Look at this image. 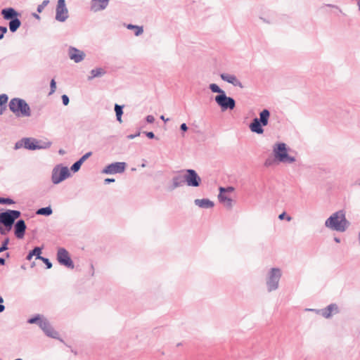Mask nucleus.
<instances>
[{
    "label": "nucleus",
    "instance_id": "f257e3e1",
    "mask_svg": "<svg viewBox=\"0 0 360 360\" xmlns=\"http://www.w3.org/2000/svg\"><path fill=\"white\" fill-rule=\"evenodd\" d=\"M350 223L346 219L345 212L338 210L331 214L325 221V226L336 231L344 232L349 226Z\"/></svg>",
    "mask_w": 360,
    "mask_h": 360
},
{
    "label": "nucleus",
    "instance_id": "f03ea898",
    "mask_svg": "<svg viewBox=\"0 0 360 360\" xmlns=\"http://www.w3.org/2000/svg\"><path fill=\"white\" fill-rule=\"evenodd\" d=\"M209 89L212 92L218 94L214 97V101L220 107L222 112L235 108L236 101L232 97L227 96L226 92L217 84H210Z\"/></svg>",
    "mask_w": 360,
    "mask_h": 360
},
{
    "label": "nucleus",
    "instance_id": "7ed1b4c3",
    "mask_svg": "<svg viewBox=\"0 0 360 360\" xmlns=\"http://www.w3.org/2000/svg\"><path fill=\"white\" fill-rule=\"evenodd\" d=\"M21 215L19 210H6L4 212H0V233L6 235L10 231L15 223Z\"/></svg>",
    "mask_w": 360,
    "mask_h": 360
},
{
    "label": "nucleus",
    "instance_id": "20e7f679",
    "mask_svg": "<svg viewBox=\"0 0 360 360\" xmlns=\"http://www.w3.org/2000/svg\"><path fill=\"white\" fill-rule=\"evenodd\" d=\"M10 110L17 117H30L31 110L27 103L22 98H12L8 104Z\"/></svg>",
    "mask_w": 360,
    "mask_h": 360
},
{
    "label": "nucleus",
    "instance_id": "39448f33",
    "mask_svg": "<svg viewBox=\"0 0 360 360\" xmlns=\"http://www.w3.org/2000/svg\"><path fill=\"white\" fill-rule=\"evenodd\" d=\"M282 276V271L278 267L271 268L266 275V285L268 292L276 290L279 287V281Z\"/></svg>",
    "mask_w": 360,
    "mask_h": 360
},
{
    "label": "nucleus",
    "instance_id": "423d86ee",
    "mask_svg": "<svg viewBox=\"0 0 360 360\" xmlns=\"http://www.w3.org/2000/svg\"><path fill=\"white\" fill-rule=\"evenodd\" d=\"M273 153L275 158L281 162L290 164L296 161L295 157L288 155L286 144L284 143H276L273 147Z\"/></svg>",
    "mask_w": 360,
    "mask_h": 360
},
{
    "label": "nucleus",
    "instance_id": "0eeeda50",
    "mask_svg": "<svg viewBox=\"0 0 360 360\" xmlns=\"http://www.w3.org/2000/svg\"><path fill=\"white\" fill-rule=\"evenodd\" d=\"M70 176L68 167L58 165L52 170L51 181L53 184H58Z\"/></svg>",
    "mask_w": 360,
    "mask_h": 360
},
{
    "label": "nucleus",
    "instance_id": "6e6552de",
    "mask_svg": "<svg viewBox=\"0 0 360 360\" xmlns=\"http://www.w3.org/2000/svg\"><path fill=\"white\" fill-rule=\"evenodd\" d=\"M68 18L69 11L65 4V0H58L56 8V20L60 22H64Z\"/></svg>",
    "mask_w": 360,
    "mask_h": 360
},
{
    "label": "nucleus",
    "instance_id": "1a4fd4ad",
    "mask_svg": "<svg viewBox=\"0 0 360 360\" xmlns=\"http://www.w3.org/2000/svg\"><path fill=\"white\" fill-rule=\"evenodd\" d=\"M185 183L188 186L198 187L201 184V178L195 170L188 169L185 170Z\"/></svg>",
    "mask_w": 360,
    "mask_h": 360
},
{
    "label": "nucleus",
    "instance_id": "9d476101",
    "mask_svg": "<svg viewBox=\"0 0 360 360\" xmlns=\"http://www.w3.org/2000/svg\"><path fill=\"white\" fill-rule=\"evenodd\" d=\"M58 262L61 264L70 269H74L75 265L71 259L68 252L63 248H60L57 252Z\"/></svg>",
    "mask_w": 360,
    "mask_h": 360
},
{
    "label": "nucleus",
    "instance_id": "9b49d317",
    "mask_svg": "<svg viewBox=\"0 0 360 360\" xmlns=\"http://www.w3.org/2000/svg\"><path fill=\"white\" fill-rule=\"evenodd\" d=\"M126 163L124 162H116L107 165L102 173L105 174H121L124 172Z\"/></svg>",
    "mask_w": 360,
    "mask_h": 360
},
{
    "label": "nucleus",
    "instance_id": "f8f14e48",
    "mask_svg": "<svg viewBox=\"0 0 360 360\" xmlns=\"http://www.w3.org/2000/svg\"><path fill=\"white\" fill-rule=\"evenodd\" d=\"M39 326L48 337L58 338V333L53 328L46 319H43L42 321H39Z\"/></svg>",
    "mask_w": 360,
    "mask_h": 360
},
{
    "label": "nucleus",
    "instance_id": "ddd939ff",
    "mask_svg": "<svg viewBox=\"0 0 360 360\" xmlns=\"http://www.w3.org/2000/svg\"><path fill=\"white\" fill-rule=\"evenodd\" d=\"M110 0H91L90 10L94 13H97L105 10L109 4Z\"/></svg>",
    "mask_w": 360,
    "mask_h": 360
},
{
    "label": "nucleus",
    "instance_id": "4468645a",
    "mask_svg": "<svg viewBox=\"0 0 360 360\" xmlns=\"http://www.w3.org/2000/svg\"><path fill=\"white\" fill-rule=\"evenodd\" d=\"M13 225L15 237L18 239L22 238L27 229L25 221L23 219H18Z\"/></svg>",
    "mask_w": 360,
    "mask_h": 360
},
{
    "label": "nucleus",
    "instance_id": "2eb2a0df",
    "mask_svg": "<svg viewBox=\"0 0 360 360\" xmlns=\"http://www.w3.org/2000/svg\"><path fill=\"white\" fill-rule=\"evenodd\" d=\"M68 56L71 60H74L77 63L82 61L85 57V54L83 51L73 46H70L69 48Z\"/></svg>",
    "mask_w": 360,
    "mask_h": 360
},
{
    "label": "nucleus",
    "instance_id": "dca6fc26",
    "mask_svg": "<svg viewBox=\"0 0 360 360\" xmlns=\"http://www.w3.org/2000/svg\"><path fill=\"white\" fill-rule=\"evenodd\" d=\"M339 313V308L336 304H330L326 307L321 309V316L326 319L330 318L333 314Z\"/></svg>",
    "mask_w": 360,
    "mask_h": 360
},
{
    "label": "nucleus",
    "instance_id": "f3484780",
    "mask_svg": "<svg viewBox=\"0 0 360 360\" xmlns=\"http://www.w3.org/2000/svg\"><path fill=\"white\" fill-rule=\"evenodd\" d=\"M220 77L222 80L231 84L234 86H238L241 89L244 87L240 81H239L234 75L222 73L220 75Z\"/></svg>",
    "mask_w": 360,
    "mask_h": 360
},
{
    "label": "nucleus",
    "instance_id": "a211bd4d",
    "mask_svg": "<svg viewBox=\"0 0 360 360\" xmlns=\"http://www.w3.org/2000/svg\"><path fill=\"white\" fill-rule=\"evenodd\" d=\"M1 14L4 20L9 21L20 15L18 11L11 7L3 8L1 11Z\"/></svg>",
    "mask_w": 360,
    "mask_h": 360
},
{
    "label": "nucleus",
    "instance_id": "6ab92c4d",
    "mask_svg": "<svg viewBox=\"0 0 360 360\" xmlns=\"http://www.w3.org/2000/svg\"><path fill=\"white\" fill-rule=\"evenodd\" d=\"M172 182V185L169 187V191H173L176 188L183 186L186 184L185 176L181 174L175 175L173 176Z\"/></svg>",
    "mask_w": 360,
    "mask_h": 360
},
{
    "label": "nucleus",
    "instance_id": "aec40b11",
    "mask_svg": "<svg viewBox=\"0 0 360 360\" xmlns=\"http://www.w3.org/2000/svg\"><path fill=\"white\" fill-rule=\"evenodd\" d=\"M263 127L264 126L258 121L257 117L254 118L249 125L250 131L257 134H262L264 133Z\"/></svg>",
    "mask_w": 360,
    "mask_h": 360
},
{
    "label": "nucleus",
    "instance_id": "412c9836",
    "mask_svg": "<svg viewBox=\"0 0 360 360\" xmlns=\"http://www.w3.org/2000/svg\"><path fill=\"white\" fill-rule=\"evenodd\" d=\"M194 203L199 207L205 209L212 208L214 205V202L208 198L195 199Z\"/></svg>",
    "mask_w": 360,
    "mask_h": 360
},
{
    "label": "nucleus",
    "instance_id": "4be33fe9",
    "mask_svg": "<svg viewBox=\"0 0 360 360\" xmlns=\"http://www.w3.org/2000/svg\"><path fill=\"white\" fill-rule=\"evenodd\" d=\"M270 117V112L267 109H264L259 112V118H257L258 121H259L264 126H266L269 123V120Z\"/></svg>",
    "mask_w": 360,
    "mask_h": 360
},
{
    "label": "nucleus",
    "instance_id": "5701e85b",
    "mask_svg": "<svg viewBox=\"0 0 360 360\" xmlns=\"http://www.w3.org/2000/svg\"><path fill=\"white\" fill-rule=\"evenodd\" d=\"M22 141L24 142V147L26 149L34 150L38 148L34 139L25 138Z\"/></svg>",
    "mask_w": 360,
    "mask_h": 360
},
{
    "label": "nucleus",
    "instance_id": "b1692460",
    "mask_svg": "<svg viewBox=\"0 0 360 360\" xmlns=\"http://www.w3.org/2000/svg\"><path fill=\"white\" fill-rule=\"evenodd\" d=\"M218 199H219V201L221 203H224V205L227 207V208H231L233 205H232V199H231L230 198L227 197L224 193H221L219 191V193L218 195Z\"/></svg>",
    "mask_w": 360,
    "mask_h": 360
},
{
    "label": "nucleus",
    "instance_id": "393cba45",
    "mask_svg": "<svg viewBox=\"0 0 360 360\" xmlns=\"http://www.w3.org/2000/svg\"><path fill=\"white\" fill-rule=\"evenodd\" d=\"M106 73L105 70L102 68H97L91 70V76H89L88 79L91 80L95 77H101Z\"/></svg>",
    "mask_w": 360,
    "mask_h": 360
},
{
    "label": "nucleus",
    "instance_id": "a878e982",
    "mask_svg": "<svg viewBox=\"0 0 360 360\" xmlns=\"http://www.w3.org/2000/svg\"><path fill=\"white\" fill-rule=\"evenodd\" d=\"M20 25L21 21L19 19V17H16L15 18L10 20L8 23L9 30L13 33L15 32L20 27Z\"/></svg>",
    "mask_w": 360,
    "mask_h": 360
},
{
    "label": "nucleus",
    "instance_id": "bb28decb",
    "mask_svg": "<svg viewBox=\"0 0 360 360\" xmlns=\"http://www.w3.org/2000/svg\"><path fill=\"white\" fill-rule=\"evenodd\" d=\"M41 248L39 247H35L32 249L27 255L26 259L31 260L33 256H36V259H39L41 257Z\"/></svg>",
    "mask_w": 360,
    "mask_h": 360
},
{
    "label": "nucleus",
    "instance_id": "cd10ccee",
    "mask_svg": "<svg viewBox=\"0 0 360 360\" xmlns=\"http://www.w3.org/2000/svg\"><path fill=\"white\" fill-rule=\"evenodd\" d=\"M128 30H134L135 36L138 37L143 34V28L142 26L135 25L132 24H128L127 25Z\"/></svg>",
    "mask_w": 360,
    "mask_h": 360
},
{
    "label": "nucleus",
    "instance_id": "c85d7f7f",
    "mask_svg": "<svg viewBox=\"0 0 360 360\" xmlns=\"http://www.w3.org/2000/svg\"><path fill=\"white\" fill-rule=\"evenodd\" d=\"M52 213L53 210L50 206L39 208L36 212L37 214L44 216H50Z\"/></svg>",
    "mask_w": 360,
    "mask_h": 360
},
{
    "label": "nucleus",
    "instance_id": "c756f323",
    "mask_svg": "<svg viewBox=\"0 0 360 360\" xmlns=\"http://www.w3.org/2000/svg\"><path fill=\"white\" fill-rule=\"evenodd\" d=\"M115 111L116 114L117 120L122 122V115L123 114V105L118 104L115 105Z\"/></svg>",
    "mask_w": 360,
    "mask_h": 360
},
{
    "label": "nucleus",
    "instance_id": "7c9ffc66",
    "mask_svg": "<svg viewBox=\"0 0 360 360\" xmlns=\"http://www.w3.org/2000/svg\"><path fill=\"white\" fill-rule=\"evenodd\" d=\"M36 144L37 145V149H46L51 147L52 143L51 141H44L41 140H36Z\"/></svg>",
    "mask_w": 360,
    "mask_h": 360
},
{
    "label": "nucleus",
    "instance_id": "2f4dec72",
    "mask_svg": "<svg viewBox=\"0 0 360 360\" xmlns=\"http://www.w3.org/2000/svg\"><path fill=\"white\" fill-rule=\"evenodd\" d=\"M42 320H43V319L41 318V315L37 314L34 317L29 319L27 322L30 324L37 323L39 325V322Z\"/></svg>",
    "mask_w": 360,
    "mask_h": 360
},
{
    "label": "nucleus",
    "instance_id": "473e14b6",
    "mask_svg": "<svg viewBox=\"0 0 360 360\" xmlns=\"http://www.w3.org/2000/svg\"><path fill=\"white\" fill-rule=\"evenodd\" d=\"M82 163L78 160L70 167V169L75 173L80 169Z\"/></svg>",
    "mask_w": 360,
    "mask_h": 360
},
{
    "label": "nucleus",
    "instance_id": "72a5a7b5",
    "mask_svg": "<svg viewBox=\"0 0 360 360\" xmlns=\"http://www.w3.org/2000/svg\"><path fill=\"white\" fill-rule=\"evenodd\" d=\"M14 203H15L14 200L10 198L0 197V204L12 205Z\"/></svg>",
    "mask_w": 360,
    "mask_h": 360
},
{
    "label": "nucleus",
    "instance_id": "f704fd0d",
    "mask_svg": "<svg viewBox=\"0 0 360 360\" xmlns=\"http://www.w3.org/2000/svg\"><path fill=\"white\" fill-rule=\"evenodd\" d=\"M9 243V238H6L4 239V240L2 242L1 245L0 246V253L3 252L4 251H6L8 249V244Z\"/></svg>",
    "mask_w": 360,
    "mask_h": 360
},
{
    "label": "nucleus",
    "instance_id": "c9c22d12",
    "mask_svg": "<svg viewBox=\"0 0 360 360\" xmlns=\"http://www.w3.org/2000/svg\"><path fill=\"white\" fill-rule=\"evenodd\" d=\"M49 4V0H44L42 3L38 5L37 11L38 13H41L44 8Z\"/></svg>",
    "mask_w": 360,
    "mask_h": 360
},
{
    "label": "nucleus",
    "instance_id": "e433bc0d",
    "mask_svg": "<svg viewBox=\"0 0 360 360\" xmlns=\"http://www.w3.org/2000/svg\"><path fill=\"white\" fill-rule=\"evenodd\" d=\"M8 100V97L6 94H2L0 95V106L5 105Z\"/></svg>",
    "mask_w": 360,
    "mask_h": 360
},
{
    "label": "nucleus",
    "instance_id": "4c0bfd02",
    "mask_svg": "<svg viewBox=\"0 0 360 360\" xmlns=\"http://www.w3.org/2000/svg\"><path fill=\"white\" fill-rule=\"evenodd\" d=\"M50 89H51V91L49 92V95H51L53 94L56 90V81L54 79H52L51 80V82H50Z\"/></svg>",
    "mask_w": 360,
    "mask_h": 360
},
{
    "label": "nucleus",
    "instance_id": "58836bf2",
    "mask_svg": "<svg viewBox=\"0 0 360 360\" xmlns=\"http://www.w3.org/2000/svg\"><path fill=\"white\" fill-rule=\"evenodd\" d=\"M39 259L41 260L46 264V269H51L52 267V263L50 262V260L48 258L41 256Z\"/></svg>",
    "mask_w": 360,
    "mask_h": 360
},
{
    "label": "nucleus",
    "instance_id": "ea45409f",
    "mask_svg": "<svg viewBox=\"0 0 360 360\" xmlns=\"http://www.w3.org/2000/svg\"><path fill=\"white\" fill-rule=\"evenodd\" d=\"M234 191V188L232 187V186H228L226 188H224V187H220L219 188V191L221 193H226V192H232Z\"/></svg>",
    "mask_w": 360,
    "mask_h": 360
},
{
    "label": "nucleus",
    "instance_id": "a19ab883",
    "mask_svg": "<svg viewBox=\"0 0 360 360\" xmlns=\"http://www.w3.org/2000/svg\"><path fill=\"white\" fill-rule=\"evenodd\" d=\"M92 155V153L91 152H88L86 153V154H84V155H82L79 159V160L81 162V163L83 164V162L87 160L90 156H91Z\"/></svg>",
    "mask_w": 360,
    "mask_h": 360
},
{
    "label": "nucleus",
    "instance_id": "79ce46f5",
    "mask_svg": "<svg viewBox=\"0 0 360 360\" xmlns=\"http://www.w3.org/2000/svg\"><path fill=\"white\" fill-rule=\"evenodd\" d=\"M8 29L5 26H0V40L4 38V34L7 32Z\"/></svg>",
    "mask_w": 360,
    "mask_h": 360
},
{
    "label": "nucleus",
    "instance_id": "37998d69",
    "mask_svg": "<svg viewBox=\"0 0 360 360\" xmlns=\"http://www.w3.org/2000/svg\"><path fill=\"white\" fill-rule=\"evenodd\" d=\"M61 98H62L63 104L64 105H68L70 102L69 97L67 95L64 94L62 96Z\"/></svg>",
    "mask_w": 360,
    "mask_h": 360
},
{
    "label": "nucleus",
    "instance_id": "c03bdc74",
    "mask_svg": "<svg viewBox=\"0 0 360 360\" xmlns=\"http://www.w3.org/2000/svg\"><path fill=\"white\" fill-rule=\"evenodd\" d=\"M285 218H286L287 221H290L291 220V219H292L291 217L286 216L285 212H283V213L280 214L279 216H278V219H281V220H283Z\"/></svg>",
    "mask_w": 360,
    "mask_h": 360
},
{
    "label": "nucleus",
    "instance_id": "a18cd8bd",
    "mask_svg": "<svg viewBox=\"0 0 360 360\" xmlns=\"http://www.w3.org/2000/svg\"><path fill=\"white\" fill-rule=\"evenodd\" d=\"M146 120L148 123H153L155 121V118L153 115H148L146 117Z\"/></svg>",
    "mask_w": 360,
    "mask_h": 360
},
{
    "label": "nucleus",
    "instance_id": "49530a36",
    "mask_svg": "<svg viewBox=\"0 0 360 360\" xmlns=\"http://www.w3.org/2000/svg\"><path fill=\"white\" fill-rule=\"evenodd\" d=\"M145 134L148 139H154L155 138V134L153 131H147V132H145Z\"/></svg>",
    "mask_w": 360,
    "mask_h": 360
},
{
    "label": "nucleus",
    "instance_id": "de8ad7c7",
    "mask_svg": "<svg viewBox=\"0 0 360 360\" xmlns=\"http://www.w3.org/2000/svg\"><path fill=\"white\" fill-rule=\"evenodd\" d=\"M306 311H314V312H315V313H316V314H321V309H306Z\"/></svg>",
    "mask_w": 360,
    "mask_h": 360
},
{
    "label": "nucleus",
    "instance_id": "09e8293b",
    "mask_svg": "<svg viewBox=\"0 0 360 360\" xmlns=\"http://www.w3.org/2000/svg\"><path fill=\"white\" fill-rule=\"evenodd\" d=\"M180 129L182 131H186L188 130V127L186 123H183L180 125Z\"/></svg>",
    "mask_w": 360,
    "mask_h": 360
},
{
    "label": "nucleus",
    "instance_id": "8fccbe9b",
    "mask_svg": "<svg viewBox=\"0 0 360 360\" xmlns=\"http://www.w3.org/2000/svg\"><path fill=\"white\" fill-rule=\"evenodd\" d=\"M115 179H111V178H107L104 180V183L105 184H110V183H113L115 182Z\"/></svg>",
    "mask_w": 360,
    "mask_h": 360
},
{
    "label": "nucleus",
    "instance_id": "3c124183",
    "mask_svg": "<svg viewBox=\"0 0 360 360\" xmlns=\"http://www.w3.org/2000/svg\"><path fill=\"white\" fill-rule=\"evenodd\" d=\"M352 1H354L357 7H358V10L360 11V0H352Z\"/></svg>",
    "mask_w": 360,
    "mask_h": 360
},
{
    "label": "nucleus",
    "instance_id": "603ef678",
    "mask_svg": "<svg viewBox=\"0 0 360 360\" xmlns=\"http://www.w3.org/2000/svg\"><path fill=\"white\" fill-rule=\"evenodd\" d=\"M139 133H138V134H130V135H129V136H127V138H128L129 139H134L135 137H136V136H139Z\"/></svg>",
    "mask_w": 360,
    "mask_h": 360
},
{
    "label": "nucleus",
    "instance_id": "864d4df0",
    "mask_svg": "<svg viewBox=\"0 0 360 360\" xmlns=\"http://www.w3.org/2000/svg\"><path fill=\"white\" fill-rule=\"evenodd\" d=\"M327 6L328 7L335 8L336 9H338L341 12V9L338 6L333 5V4H328Z\"/></svg>",
    "mask_w": 360,
    "mask_h": 360
},
{
    "label": "nucleus",
    "instance_id": "5fc2aeb1",
    "mask_svg": "<svg viewBox=\"0 0 360 360\" xmlns=\"http://www.w3.org/2000/svg\"><path fill=\"white\" fill-rule=\"evenodd\" d=\"M22 146V143L20 142H17L15 145V148L18 149Z\"/></svg>",
    "mask_w": 360,
    "mask_h": 360
},
{
    "label": "nucleus",
    "instance_id": "6e6d98bb",
    "mask_svg": "<svg viewBox=\"0 0 360 360\" xmlns=\"http://www.w3.org/2000/svg\"><path fill=\"white\" fill-rule=\"evenodd\" d=\"M6 263V260L3 257H0V265H4Z\"/></svg>",
    "mask_w": 360,
    "mask_h": 360
},
{
    "label": "nucleus",
    "instance_id": "4d7b16f0",
    "mask_svg": "<svg viewBox=\"0 0 360 360\" xmlns=\"http://www.w3.org/2000/svg\"><path fill=\"white\" fill-rule=\"evenodd\" d=\"M5 310V306L2 304H0V313L3 312Z\"/></svg>",
    "mask_w": 360,
    "mask_h": 360
},
{
    "label": "nucleus",
    "instance_id": "13d9d810",
    "mask_svg": "<svg viewBox=\"0 0 360 360\" xmlns=\"http://www.w3.org/2000/svg\"><path fill=\"white\" fill-rule=\"evenodd\" d=\"M160 119H161L162 120H163L164 122H167V121H169V119H168V118H165L164 115H161V116H160Z\"/></svg>",
    "mask_w": 360,
    "mask_h": 360
},
{
    "label": "nucleus",
    "instance_id": "bf43d9fd",
    "mask_svg": "<svg viewBox=\"0 0 360 360\" xmlns=\"http://www.w3.org/2000/svg\"><path fill=\"white\" fill-rule=\"evenodd\" d=\"M58 153H59L60 155H64V154L65 153V151L63 149H60V150H58Z\"/></svg>",
    "mask_w": 360,
    "mask_h": 360
},
{
    "label": "nucleus",
    "instance_id": "052dcab7",
    "mask_svg": "<svg viewBox=\"0 0 360 360\" xmlns=\"http://www.w3.org/2000/svg\"><path fill=\"white\" fill-rule=\"evenodd\" d=\"M33 16L37 20L40 19V16L37 13H33Z\"/></svg>",
    "mask_w": 360,
    "mask_h": 360
},
{
    "label": "nucleus",
    "instance_id": "680f3d73",
    "mask_svg": "<svg viewBox=\"0 0 360 360\" xmlns=\"http://www.w3.org/2000/svg\"><path fill=\"white\" fill-rule=\"evenodd\" d=\"M5 108H6L5 105L4 107L0 106V114L1 115L3 113V110H4Z\"/></svg>",
    "mask_w": 360,
    "mask_h": 360
},
{
    "label": "nucleus",
    "instance_id": "e2e57ef3",
    "mask_svg": "<svg viewBox=\"0 0 360 360\" xmlns=\"http://www.w3.org/2000/svg\"><path fill=\"white\" fill-rule=\"evenodd\" d=\"M334 240H335L336 243H340V239L339 238H337V237H335V238H334Z\"/></svg>",
    "mask_w": 360,
    "mask_h": 360
},
{
    "label": "nucleus",
    "instance_id": "0e129e2a",
    "mask_svg": "<svg viewBox=\"0 0 360 360\" xmlns=\"http://www.w3.org/2000/svg\"><path fill=\"white\" fill-rule=\"evenodd\" d=\"M4 302V299L1 296H0V304H2Z\"/></svg>",
    "mask_w": 360,
    "mask_h": 360
},
{
    "label": "nucleus",
    "instance_id": "69168bd1",
    "mask_svg": "<svg viewBox=\"0 0 360 360\" xmlns=\"http://www.w3.org/2000/svg\"><path fill=\"white\" fill-rule=\"evenodd\" d=\"M6 257L7 258H8V257H10V253L6 252Z\"/></svg>",
    "mask_w": 360,
    "mask_h": 360
},
{
    "label": "nucleus",
    "instance_id": "338daca9",
    "mask_svg": "<svg viewBox=\"0 0 360 360\" xmlns=\"http://www.w3.org/2000/svg\"><path fill=\"white\" fill-rule=\"evenodd\" d=\"M141 167H146V165H145V164H142V165H141Z\"/></svg>",
    "mask_w": 360,
    "mask_h": 360
},
{
    "label": "nucleus",
    "instance_id": "774afa93",
    "mask_svg": "<svg viewBox=\"0 0 360 360\" xmlns=\"http://www.w3.org/2000/svg\"><path fill=\"white\" fill-rule=\"evenodd\" d=\"M359 185L360 186V182L359 183Z\"/></svg>",
    "mask_w": 360,
    "mask_h": 360
}]
</instances>
